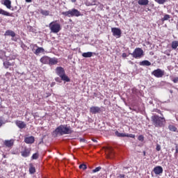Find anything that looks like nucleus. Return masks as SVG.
I'll list each match as a JSON object with an SVG mask.
<instances>
[{"mask_svg": "<svg viewBox=\"0 0 178 178\" xmlns=\"http://www.w3.org/2000/svg\"><path fill=\"white\" fill-rule=\"evenodd\" d=\"M72 133H73V130H72V127L67 124H60L53 131V134L56 136L72 134Z\"/></svg>", "mask_w": 178, "mask_h": 178, "instance_id": "1", "label": "nucleus"}, {"mask_svg": "<svg viewBox=\"0 0 178 178\" xmlns=\"http://www.w3.org/2000/svg\"><path fill=\"white\" fill-rule=\"evenodd\" d=\"M152 122L155 127H163L165 123H166V120H165V118L155 115L152 116Z\"/></svg>", "mask_w": 178, "mask_h": 178, "instance_id": "2", "label": "nucleus"}, {"mask_svg": "<svg viewBox=\"0 0 178 178\" xmlns=\"http://www.w3.org/2000/svg\"><path fill=\"white\" fill-rule=\"evenodd\" d=\"M56 73L57 76L60 77L63 81H66V83H69L70 81V78L66 75V72H65V69L63 67H57L56 68Z\"/></svg>", "mask_w": 178, "mask_h": 178, "instance_id": "3", "label": "nucleus"}, {"mask_svg": "<svg viewBox=\"0 0 178 178\" xmlns=\"http://www.w3.org/2000/svg\"><path fill=\"white\" fill-rule=\"evenodd\" d=\"M49 29L51 31V33L58 34V33L62 30V26L58 21H53L49 24Z\"/></svg>", "mask_w": 178, "mask_h": 178, "instance_id": "4", "label": "nucleus"}, {"mask_svg": "<svg viewBox=\"0 0 178 178\" xmlns=\"http://www.w3.org/2000/svg\"><path fill=\"white\" fill-rule=\"evenodd\" d=\"M61 15H63V16H67L68 17H79V16H81V13L76 8H72L68 11L63 12Z\"/></svg>", "mask_w": 178, "mask_h": 178, "instance_id": "5", "label": "nucleus"}, {"mask_svg": "<svg viewBox=\"0 0 178 178\" xmlns=\"http://www.w3.org/2000/svg\"><path fill=\"white\" fill-rule=\"evenodd\" d=\"M135 59H140L144 56V51L140 47H137L134 49L133 53H129Z\"/></svg>", "mask_w": 178, "mask_h": 178, "instance_id": "6", "label": "nucleus"}, {"mask_svg": "<svg viewBox=\"0 0 178 178\" xmlns=\"http://www.w3.org/2000/svg\"><path fill=\"white\" fill-rule=\"evenodd\" d=\"M152 74L154 76V77H156L157 79H161L165 76V71L158 68L157 70H154Z\"/></svg>", "mask_w": 178, "mask_h": 178, "instance_id": "7", "label": "nucleus"}, {"mask_svg": "<svg viewBox=\"0 0 178 178\" xmlns=\"http://www.w3.org/2000/svg\"><path fill=\"white\" fill-rule=\"evenodd\" d=\"M111 32L113 33V35L117 37V38H120L122 36V31L119 28H112Z\"/></svg>", "mask_w": 178, "mask_h": 178, "instance_id": "8", "label": "nucleus"}, {"mask_svg": "<svg viewBox=\"0 0 178 178\" xmlns=\"http://www.w3.org/2000/svg\"><path fill=\"white\" fill-rule=\"evenodd\" d=\"M30 154H31V148L24 147V150L21 151V156H23V158H29Z\"/></svg>", "mask_w": 178, "mask_h": 178, "instance_id": "9", "label": "nucleus"}, {"mask_svg": "<svg viewBox=\"0 0 178 178\" xmlns=\"http://www.w3.org/2000/svg\"><path fill=\"white\" fill-rule=\"evenodd\" d=\"M4 35L6 37L8 35H9L10 37H12V40L13 41H17V39L15 38V37H16V33H15V31H12V30H7L5 33Z\"/></svg>", "mask_w": 178, "mask_h": 178, "instance_id": "10", "label": "nucleus"}, {"mask_svg": "<svg viewBox=\"0 0 178 178\" xmlns=\"http://www.w3.org/2000/svg\"><path fill=\"white\" fill-rule=\"evenodd\" d=\"M101 108L99 106H92L90 108V113L92 115H97V113H101Z\"/></svg>", "mask_w": 178, "mask_h": 178, "instance_id": "11", "label": "nucleus"}, {"mask_svg": "<svg viewBox=\"0 0 178 178\" xmlns=\"http://www.w3.org/2000/svg\"><path fill=\"white\" fill-rule=\"evenodd\" d=\"M3 144L6 148H12L15 145V140L13 139L6 140H4Z\"/></svg>", "mask_w": 178, "mask_h": 178, "instance_id": "12", "label": "nucleus"}, {"mask_svg": "<svg viewBox=\"0 0 178 178\" xmlns=\"http://www.w3.org/2000/svg\"><path fill=\"white\" fill-rule=\"evenodd\" d=\"M153 172L155 175H162L163 173V168L161 165H157L154 168Z\"/></svg>", "mask_w": 178, "mask_h": 178, "instance_id": "13", "label": "nucleus"}, {"mask_svg": "<svg viewBox=\"0 0 178 178\" xmlns=\"http://www.w3.org/2000/svg\"><path fill=\"white\" fill-rule=\"evenodd\" d=\"M15 124L19 127V129H26V127H27V125L26 124V123L21 120H16Z\"/></svg>", "mask_w": 178, "mask_h": 178, "instance_id": "14", "label": "nucleus"}, {"mask_svg": "<svg viewBox=\"0 0 178 178\" xmlns=\"http://www.w3.org/2000/svg\"><path fill=\"white\" fill-rule=\"evenodd\" d=\"M51 57H48L47 56H44L40 59V62L43 65H49V59Z\"/></svg>", "mask_w": 178, "mask_h": 178, "instance_id": "15", "label": "nucleus"}, {"mask_svg": "<svg viewBox=\"0 0 178 178\" xmlns=\"http://www.w3.org/2000/svg\"><path fill=\"white\" fill-rule=\"evenodd\" d=\"M34 141H35L34 136H29L24 138V143L26 144H33Z\"/></svg>", "mask_w": 178, "mask_h": 178, "instance_id": "16", "label": "nucleus"}, {"mask_svg": "<svg viewBox=\"0 0 178 178\" xmlns=\"http://www.w3.org/2000/svg\"><path fill=\"white\" fill-rule=\"evenodd\" d=\"M58 58H50L49 61V66H54V65H58Z\"/></svg>", "mask_w": 178, "mask_h": 178, "instance_id": "17", "label": "nucleus"}, {"mask_svg": "<svg viewBox=\"0 0 178 178\" xmlns=\"http://www.w3.org/2000/svg\"><path fill=\"white\" fill-rule=\"evenodd\" d=\"M0 59L3 60H8V59H9V58L6 56V52L3 50H0Z\"/></svg>", "mask_w": 178, "mask_h": 178, "instance_id": "18", "label": "nucleus"}, {"mask_svg": "<svg viewBox=\"0 0 178 178\" xmlns=\"http://www.w3.org/2000/svg\"><path fill=\"white\" fill-rule=\"evenodd\" d=\"M3 65L5 69H9V66H15V62L10 63L9 61H5Z\"/></svg>", "mask_w": 178, "mask_h": 178, "instance_id": "19", "label": "nucleus"}, {"mask_svg": "<svg viewBox=\"0 0 178 178\" xmlns=\"http://www.w3.org/2000/svg\"><path fill=\"white\" fill-rule=\"evenodd\" d=\"M3 5L6 6L8 9L12 8V1H10V0H4Z\"/></svg>", "mask_w": 178, "mask_h": 178, "instance_id": "20", "label": "nucleus"}, {"mask_svg": "<svg viewBox=\"0 0 178 178\" xmlns=\"http://www.w3.org/2000/svg\"><path fill=\"white\" fill-rule=\"evenodd\" d=\"M140 66H151V62L147 60H143L139 63Z\"/></svg>", "mask_w": 178, "mask_h": 178, "instance_id": "21", "label": "nucleus"}, {"mask_svg": "<svg viewBox=\"0 0 178 178\" xmlns=\"http://www.w3.org/2000/svg\"><path fill=\"white\" fill-rule=\"evenodd\" d=\"M35 172V167L33 165V163L29 164V173L31 175H34Z\"/></svg>", "mask_w": 178, "mask_h": 178, "instance_id": "22", "label": "nucleus"}, {"mask_svg": "<svg viewBox=\"0 0 178 178\" xmlns=\"http://www.w3.org/2000/svg\"><path fill=\"white\" fill-rule=\"evenodd\" d=\"M0 15H3V16H12V14H10L9 12L8 11H5L4 10H3L2 8H0Z\"/></svg>", "mask_w": 178, "mask_h": 178, "instance_id": "23", "label": "nucleus"}, {"mask_svg": "<svg viewBox=\"0 0 178 178\" xmlns=\"http://www.w3.org/2000/svg\"><path fill=\"white\" fill-rule=\"evenodd\" d=\"M86 6H94L95 5V0H86Z\"/></svg>", "mask_w": 178, "mask_h": 178, "instance_id": "24", "label": "nucleus"}, {"mask_svg": "<svg viewBox=\"0 0 178 178\" xmlns=\"http://www.w3.org/2000/svg\"><path fill=\"white\" fill-rule=\"evenodd\" d=\"M83 58H91L92 56V52L88 51L82 54Z\"/></svg>", "mask_w": 178, "mask_h": 178, "instance_id": "25", "label": "nucleus"}, {"mask_svg": "<svg viewBox=\"0 0 178 178\" xmlns=\"http://www.w3.org/2000/svg\"><path fill=\"white\" fill-rule=\"evenodd\" d=\"M149 1L148 0H138V5H142V6H147L148 5V3Z\"/></svg>", "mask_w": 178, "mask_h": 178, "instance_id": "26", "label": "nucleus"}, {"mask_svg": "<svg viewBox=\"0 0 178 178\" xmlns=\"http://www.w3.org/2000/svg\"><path fill=\"white\" fill-rule=\"evenodd\" d=\"M177 47H178V41L177 40L172 41L171 44V47L172 48V49H177Z\"/></svg>", "mask_w": 178, "mask_h": 178, "instance_id": "27", "label": "nucleus"}, {"mask_svg": "<svg viewBox=\"0 0 178 178\" xmlns=\"http://www.w3.org/2000/svg\"><path fill=\"white\" fill-rule=\"evenodd\" d=\"M41 52H45V50L42 47H38L36 49L35 54V55H38V54H41Z\"/></svg>", "mask_w": 178, "mask_h": 178, "instance_id": "28", "label": "nucleus"}, {"mask_svg": "<svg viewBox=\"0 0 178 178\" xmlns=\"http://www.w3.org/2000/svg\"><path fill=\"white\" fill-rule=\"evenodd\" d=\"M168 129H169L170 131H174V132L177 131V128L175 127V125L170 124L168 126Z\"/></svg>", "mask_w": 178, "mask_h": 178, "instance_id": "29", "label": "nucleus"}, {"mask_svg": "<svg viewBox=\"0 0 178 178\" xmlns=\"http://www.w3.org/2000/svg\"><path fill=\"white\" fill-rule=\"evenodd\" d=\"M40 13L43 16H49V11L47 10H40Z\"/></svg>", "mask_w": 178, "mask_h": 178, "instance_id": "30", "label": "nucleus"}, {"mask_svg": "<svg viewBox=\"0 0 178 178\" xmlns=\"http://www.w3.org/2000/svg\"><path fill=\"white\" fill-rule=\"evenodd\" d=\"M169 19H170V15L166 14L163 18H161V22L163 23V22H165V20H169Z\"/></svg>", "mask_w": 178, "mask_h": 178, "instance_id": "31", "label": "nucleus"}, {"mask_svg": "<svg viewBox=\"0 0 178 178\" xmlns=\"http://www.w3.org/2000/svg\"><path fill=\"white\" fill-rule=\"evenodd\" d=\"M115 134L117 136V137H126V134L120 133L118 131L115 132Z\"/></svg>", "mask_w": 178, "mask_h": 178, "instance_id": "32", "label": "nucleus"}, {"mask_svg": "<svg viewBox=\"0 0 178 178\" xmlns=\"http://www.w3.org/2000/svg\"><path fill=\"white\" fill-rule=\"evenodd\" d=\"M159 5H163L168 0H154Z\"/></svg>", "mask_w": 178, "mask_h": 178, "instance_id": "33", "label": "nucleus"}, {"mask_svg": "<svg viewBox=\"0 0 178 178\" xmlns=\"http://www.w3.org/2000/svg\"><path fill=\"white\" fill-rule=\"evenodd\" d=\"M39 156H40V154H38V152L35 153L32 155L31 159H38Z\"/></svg>", "mask_w": 178, "mask_h": 178, "instance_id": "34", "label": "nucleus"}, {"mask_svg": "<svg viewBox=\"0 0 178 178\" xmlns=\"http://www.w3.org/2000/svg\"><path fill=\"white\" fill-rule=\"evenodd\" d=\"M79 169H82V170H86L87 169V165L86 164H81L79 166Z\"/></svg>", "mask_w": 178, "mask_h": 178, "instance_id": "35", "label": "nucleus"}, {"mask_svg": "<svg viewBox=\"0 0 178 178\" xmlns=\"http://www.w3.org/2000/svg\"><path fill=\"white\" fill-rule=\"evenodd\" d=\"M101 169H102V168H101L100 166L97 167L95 169L92 170V173H97V172H99Z\"/></svg>", "mask_w": 178, "mask_h": 178, "instance_id": "36", "label": "nucleus"}, {"mask_svg": "<svg viewBox=\"0 0 178 178\" xmlns=\"http://www.w3.org/2000/svg\"><path fill=\"white\" fill-rule=\"evenodd\" d=\"M125 137H129L130 138H136V135H134L133 134H126V136Z\"/></svg>", "mask_w": 178, "mask_h": 178, "instance_id": "37", "label": "nucleus"}, {"mask_svg": "<svg viewBox=\"0 0 178 178\" xmlns=\"http://www.w3.org/2000/svg\"><path fill=\"white\" fill-rule=\"evenodd\" d=\"M138 140L139 141H144V136L140 135V136L138 137Z\"/></svg>", "mask_w": 178, "mask_h": 178, "instance_id": "38", "label": "nucleus"}, {"mask_svg": "<svg viewBox=\"0 0 178 178\" xmlns=\"http://www.w3.org/2000/svg\"><path fill=\"white\" fill-rule=\"evenodd\" d=\"M118 177V178H126V175H124V174H120Z\"/></svg>", "mask_w": 178, "mask_h": 178, "instance_id": "39", "label": "nucleus"}, {"mask_svg": "<svg viewBox=\"0 0 178 178\" xmlns=\"http://www.w3.org/2000/svg\"><path fill=\"white\" fill-rule=\"evenodd\" d=\"M173 83H178V77H175L172 79Z\"/></svg>", "mask_w": 178, "mask_h": 178, "instance_id": "40", "label": "nucleus"}, {"mask_svg": "<svg viewBox=\"0 0 178 178\" xmlns=\"http://www.w3.org/2000/svg\"><path fill=\"white\" fill-rule=\"evenodd\" d=\"M156 151H160L161 150V145H157L156 147Z\"/></svg>", "mask_w": 178, "mask_h": 178, "instance_id": "41", "label": "nucleus"}, {"mask_svg": "<svg viewBox=\"0 0 178 178\" xmlns=\"http://www.w3.org/2000/svg\"><path fill=\"white\" fill-rule=\"evenodd\" d=\"M56 81H58V83H61L62 81H60V79L59 77H57L55 79Z\"/></svg>", "mask_w": 178, "mask_h": 178, "instance_id": "42", "label": "nucleus"}, {"mask_svg": "<svg viewBox=\"0 0 178 178\" xmlns=\"http://www.w3.org/2000/svg\"><path fill=\"white\" fill-rule=\"evenodd\" d=\"M6 76H12V74L10 72H6Z\"/></svg>", "mask_w": 178, "mask_h": 178, "instance_id": "43", "label": "nucleus"}, {"mask_svg": "<svg viewBox=\"0 0 178 178\" xmlns=\"http://www.w3.org/2000/svg\"><path fill=\"white\" fill-rule=\"evenodd\" d=\"M122 58H127V54L123 53L122 54Z\"/></svg>", "mask_w": 178, "mask_h": 178, "instance_id": "44", "label": "nucleus"}, {"mask_svg": "<svg viewBox=\"0 0 178 178\" xmlns=\"http://www.w3.org/2000/svg\"><path fill=\"white\" fill-rule=\"evenodd\" d=\"M175 154H178V146L177 145L176 147H175Z\"/></svg>", "mask_w": 178, "mask_h": 178, "instance_id": "45", "label": "nucleus"}, {"mask_svg": "<svg viewBox=\"0 0 178 178\" xmlns=\"http://www.w3.org/2000/svg\"><path fill=\"white\" fill-rule=\"evenodd\" d=\"M56 83L55 82H52L51 84H50V87H54V86H55Z\"/></svg>", "mask_w": 178, "mask_h": 178, "instance_id": "46", "label": "nucleus"}, {"mask_svg": "<svg viewBox=\"0 0 178 178\" xmlns=\"http://www.w3.org/2000/svg\"><path fill=\"white\" fill-rule=\"evenodd\" d=\"M26 2H27L28 3H30V2H32L33 0H25Z\"/></svg>", "mask_w": 178, "mask_h": 178, "instance_id": "47", "label": "nucleus"}, {"mask_svg": "<svg viewBox=\"0 0 178 178\" xmlns=\"http://www.w3.org/2000/svg\"><path fill=\"white\" fill-rule=\"evenodd\" d=\"M92 140L93 141V143H98V140H97V139H92Z\"/></svg>", "mask_w": 178, "mask_h": 178, "instance_id": "48", "label": "nucleus"}, {"mask_svg": "<svg viewBox=\"0 0 178 178\" xmlns=\"http://www.w3.org/2000/svg\"><path fill=\"white\" fill-rule=\"evenodd\" d=\"M10 70H12V72H13L15 70V69L13 67H10Z\"/></svg>", "mask_w": 178, "mask_h": 178, "instance_id": "49", "label": "nucleus"}, {"mask_svg": "<svg viewBox=\"0 0 178 178\" xmlns=\"http://www.w3.org/2000/svg\"><path fill=\"white\" fill-rule=\"evenodd\" d=\"M76 0H71V2H72L73 3H74L76 2Z\"/></svg>", "mask_w": 178, "mask_h": 178, "instance_id": "50", "label": "nucleus"}, {"mask_svg": "<svg viewBox=\"0 0 178 178\" xmlns=\"http://www.w3.org/2000/svg\"><path fill=\"white\" fill-rule=\"evenodd\" d=\"M143 155L145 156V151L143 152Z\"/></svg>", "mask_w": 178, "mask_h": 178, "instance_id": "51", "label": "nucleus"}, {"mask_svg": "<svg viewBox=\"0 0 178 178\" xmlns=\"http://www.w3.org/2000/svg\"><path fill=\"white\" fill-rule=\"evenodd\" d=\"M170 92H171V94H172V92H173V90H170Z\"/></svg>", "mask_w": 178, "mask_h": 178, "instance_id": "52", "label": "nucleus"}, {"mask_svg": "<svg viewBox=\"0 0 178 178\" xmlns=\"http://www.w3.org/2000/svg\"><path fill=\"white\" fill-rule=\"evenodd\" d=\"M125 175H127V172H124Z\"/></svg>", "mask_w": 178, "mask_h": 178, "instance_id": "53", "label": "nucleus"}, {"mask_svg": "<svg viewBox=\"0 0 178 178\" xmlns=\"http://www.w3.org/2000/svg\"><path fill=\"white\" fill-rule=\"evenodd\" d=\"M124 169H126V168H123V170H124Z\"/></svg>", "mask_w": 178, "mask_h": 178, "instance_id": "54", "label": "nucleus"}, {"mask_svg": "<svg viewBox=\"0 0 178 178\" xmlns=\"http://www.w3.org/2000/svg\"><path fill=\"white\" fill-rule=\"evenodd\" d=\"M124 169H126V168H123V170H124Z\"/></svg>", "mask_w": 178, "mask_h": 178, "instance_id": "55", "label": "nucleus"}]
</instances>
